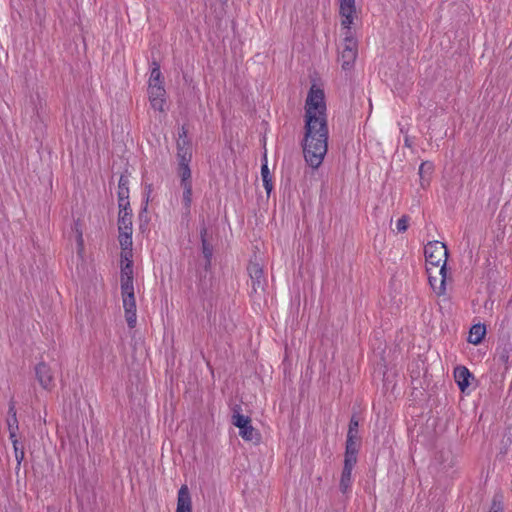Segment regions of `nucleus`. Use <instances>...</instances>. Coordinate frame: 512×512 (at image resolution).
Listing matches in <instances>:
<instances>
[{"label": "nucleus", "instance_id": "f257e3e1", "mask_svg": "<svg viewBox=\"0 0 512 512\" xmlns=\"http://www.w3.org/2000/svg\"><path fill=\"white\" fill-rule=\"evenodd\" d=\"M304 109L303 156L312 169H317L328 151L329 130L324 90L313 84L307 94Z\"/></svg>", "mask_w": 512, "mask_h": 512}, {"label": "nucleus", "instance_id": "f03ea898", "mask_svg": "<svg viewBox=\"0 0 512 512\" xmlns=\"http://www.w3.org/2000/svg\"><path fill=\"white\" fill-rule=\"evenodd\" d=\"M428 281L436 295L446 292L448 250L440 241H430L424 248Z\"/></svg>", "mask_w": 512, "mask_h": 512}, {"label": "nucleus", "instance_id": "7ed1b4c3", "mask_svg": "<svg viewBox=\"0 0 512 512\" xmlns=\"http://www.w3.org/2000/svg\"><path fill=\"white\" fill-rule=\"evenodd\" d=\"M121 296L127 324L130 328H134L137 323L136 299L133 280H130L127 271L125 272L124 281H121Z\"/></svg>", "mask_w": 512, "mask_h": 512}, {"label": "nucleus", "instance_id": "20e7f679", "mask_svg": "<svg viewBox=\"0 0 512 512\" xmlns=\"http://www.w3.org/2000/svg\"><path fill=\"white\" fill-rule=\"evenodd\" d=\"M344 40L340 49L339 61L343 70L353 67L358 55L357 41L354 38L351 28H344Z\"/></svg>", "mask_w": 512, "mask_h": 512}, {"label": "nucleus", "instance_id": "39448f33", "mask_svg": "<svg viewBox=\"0 0 512 512\" xmlns=\"http://www.w3.org/2000/svg\"><path fill=\"white\" fill-rule=\"evenodd\" d=\"M233 424L239 428V435L246 441H258L259 434L256 429L251 425V420L248 416L242 414L233 415Z\"/></svg>", "mask_w": 512, "mask_h": 512}, {"label": "nucleus", "instance_id": "423d86ee", "mask_svg": "<svg viewBox=\"0 0 512 512\" xmlns=\"http://www.w3.org/2000/svg\"><path fill=\"white\" fill-rule=\"evenodd\" d=\"M338 2L341 25L343 28H351L356 13L355 0H338Z\"/></svg>", "mask_w": 512, "mask_h": 512}, {"label": "nucleus", "instance_id": "0eeeda50", "mask_svg": "<svg viewBox=\"0 0 512 512\" xmlns=\"http://www.w3.org/2000/svg\"><path fill=\"white\" fill-rule=\"evenodd\" d=\"M177 157L179 165L189 164L192 158L191 148L187 140V132L184 127L179 132L177 140Z\"/></svg>", "mask_w": 512, "mask_h": 512}, {"label": "nucleus", "instance_id": "6e6552de", "mask_svg": "<svg viewBox=\"0 0 512 512\" xmlns=\"http://www.w3.org/2000/svg\"><path fill=\"white\" fill-rule=\"evenodd\" d=\"M248 273L251 278L252 290L254 293L263 292L266 285L263 269L257 263H250Z\"/></svg>", "mask_w": 512, "mask_h": 512}, {"label": "nucleus", "instance_id": "1a4fd4ad", "mask_svg": "<svg viewBox=\"0 0 512 512\" xmlns=\"http://www.w3.org/2000/svg\"><path fill=\"white\" fill-rule=\"evenodd\" d=\"M148 95L151 106L154 110L164 111L166 91L163 86L148 87Z\"/></svg>", "mask_w": 512, "mask_h": 512}, {"label": "nucleus", "instance_id": "9d476101", "mask_svg": "<svg viewBox=\"0 0 512 512\" xmlns=\"http://www.w3.org/2000/svg\"><path fill=\"white\" fill-rule=\"evenodd\" d=\"M35 374L39 384L44 389H50L53 386V375L50 367L46 363H38L35 367Z\"/></svg>", "mask_w": 512, "mask_h": 512}, {"label": "nucleus", "instance_id": "9b49d317", "mask_svg": "<svg viewBox=\"0 0 512 512\" xmlns=\"http://www.w3.org/2000/svg\"><path fill=\"white\" fill-rule=\"evenodd\" d=\"M176 512H192L191 496L186 485L178 491Z\"/></svg>", "mask_w": 512, "mask_h": 512}, {"label": "nucleus", "instance_id": "f8f14e48", "mask_svg": "<svg viewBox=\"0 0 512 512\" xmlns=\"http://www.w3.org/2000/svg\"><path fill=\"white\" fill-rule=\"evenodd\" d=\"M356 464L344 462L343 470L340 477L339 487L342 493L346 494L351 490L352 486V470Z\"/></svg>", "mask_w": 512, "mask_h": 512}, {"label": "nucleus", "instance_id": "ddd939ff", "mask_svg": "<svg viewBox=\"0 0 512 512\" xmlns=\"http://www.w3.org/2000/svg\"><path fill=\"white\" fill-rule=\"evenodd\" d=\"M8 431H9V439H14L17 437V431H18V419H17V413H16V407L15 403L13 401H10L9 403V409H8V418L6 420Z\"/></svg>", "mask_w": 512, "mask_h": 512}, {"label": "nucleus", "instance_id": "4468645a", "mask_svg": "<svg viewBox=\"0 0 512 512\" xmlns=\"http://www.w3.org/2000/svg\"><path fill=\"white\" fill-rule=\"evenodd\" d=\"M132 255V249H122L121 251V281H124L126 271H129V278L133 280Z\"/></svg>", "mask_w": 512, "mask_h": 512}, {"label": "nucleus", "instance_id": "2eb2a0df", "mask_svg": "<svg viewBox=\"0 0 512 512\" xmlns=\"http://www.w3.org/2000/svg\"><path fill=\"white\" fill-rule=\"evenodd\" d=\"M472 377L473 376L470 373V371L464 366L456 367L454 370L455 381L462 392H464L466 388L469 386V380Z\"/></svg>", "mask_w": 512, "mask_h": 512}, {"label": "nucleus", "instance_id": "dca6fc26", "mask_svg": "<svg viewBox=\"0 0 512 512\" xmlns=\"http://www.w3.org/2000/svg\"><path fill=\"white\" fill-rule=\"evenodd\" d=\"M358 448H359V439L347 438L344 462L356 464Z\"/></svg>", "mask_w": 512, "mask_h": 512}, {"label": "nucleus", "instance_id": "f3484780", "mask_svg": "<svg viewBox=\"0 0 512 512\" xmlns=\"http://www.w3.org/2000/svg\"><path fill=\"white\" fill-rule=\"evenodd\" d=\"M120 216L118 220L119 231L132 232V215L128 211L127 206L120 208Z\"/></svg>", "mask_w": 512, "mask_h": 512}, {"label": "nucleus", "instance_id": "a211bd4d", "mask_svg": "<svg viewBox=\"0 0 512 512\" xmlns=\"http://www.w3.org/2000/svg\"><path fill=\"white\" fill-rule=\"evenodd\" d=\"M183 189L182 193V209L183 214L185 216H189L191 212V204H192V184L186 183L185 185H180Z\"/></svg>", "mask_w": 512, "mask_h": 512}, {"label": "nucleus", "instance_id": "6ab92c4d", "mask_svg": "<svg viewBox=\"0 0 512 512\" xmlns=\"http://www.w3.org/2000/svg\"><path fill=\"white\" fill-rule=\"evenodd\" d=\"M486 334V327L482 324L473 325L469 331L468 342L474 345H478L482 342Z\"/></svg>", "mask_w": 512, "mask_h": 512}, {"label": "nucleus", "instance_id": "aec40b11", "mask_svg": "<svg viewBox=\"0 0 512 512\" xmlns=\"http://www.w3.org/2000/svg\"><path fill=\"white\" fill-rule=\"evenodd\" d=\"M434 169L433 163L429 161L422 162L419 167L420 185L425 188L430 183V176Z\"/></svg>", "mask_w": 512, "mask_h": 512}, {"label": "nucleus", "instance_id": "412c9836", "mask_svg": "<svg viewBox=\"0 0 512 512\" xmlns=\"http://www.w3.org/2000/svg\"><path fill=\"white\" fill-rule=\"evenodd\" d=\"M128 197H129V189L127 186V180H125L123 177H121L119 180V185H118V200H119L120 208L129 205Z\"/></svg>", "mask_w": 512, "mask_h": 512}, {"label": "nucleus", "instance_id": "4be33fe9", "mask_svg": "<svg viewBox=\"0 0 512 512\" xmlns=\"http://www.w3.org/2000/svg\"><path fill=\"white\" fill-rule=\"evenodd\" d=\"M261 177H262L263 186H264L267 194L269 195L273 189V182H272V175L269 171L267 162L263 163L261 166Z\"/></svg>", "mask_w": 512, "mask_h": 512}, {"label": "nucleus", "instance_id": "5701e85b", "mask_svg": "<svg viewBox=\"0 0 512 512\" xmlns=\"http://www.w3.org/2000/svg\"><path fill=\"white\" fill-rule=\"evenodd\" d=\"M200 236H201V242H202V252H203V255L206 259V262L207 264H210V261H211V258H212V254H213V250H212V247L211 245L209 244V242L207 241V229L206 228H202L201 231H200Z\"/></svg>", "mask_w": 512, "mask_h": 512}, {"label": "nucleus", "instance_id": "b1692460", "mask_svg": "<svg viewBox=\"0 0 512 512\" xmlns=\"http://www.w3.org/2000/svg\"><path fill=\"white\" fill-rule=\"evenodd\" d=\"M153 64H154V67L152 68L151 73H150L148 87H152L153 85L163 86L162 74H161L160 68L156 63H153Z\"/></svg>", "mask_w": 512, "mask_h": 512}, {"label": "nucleus", "instance_id": "393cba45", "mask_svg": "<svg viewBox=\"0 0 512 512\" xmlns=\"http://www.w3.org/2000/svg\"><path fill=\"white\" fill-rule=\"evenodd\" d=\"M10 440H11V442L13 444L15 459H16V462H17L16 469L19 470L20 466H21V463H22V461L24 460V457H25L24 448H23V446L20 445L17 437H15L14 439H10Z\"/></svg>", "mask_w": 512, "mask_h": 512}, {"label": "nucleus", "instance_id": "a878e982", "mask_svg": "<svg viewBox=\"0 0 512 512\" xmlns=\"http://www.w3.org/2000/svg\"><path fill=\"white\" fill-rule=\"evenodd\" d=\"M178 174L181 179L180 185H185L186 183L192 184L189 164L179 165Z\"/></svg>", "mask_w": 512, "mask_h": 512}, {"label": "nucleus", "instance_id": "bb28decb", "mask_svg": "<svg viewBox=\"0 0 512 512\" xmlns=\"http://www.w3.org/2000/svg\"><path fill=\"white\" fill-rule=\"evenodd\" d=\"M121 249H132V232L119 231Z\"/></svg>", "mask_w": 512, "mask_h": 512}, {"label": "nucleus", "instance_id": "cd10ccee", "mask_svg": "<svg viewBox=\"0 0 512 512\" xmlns=\"http://www.w3.org/2000/svg\"><path fill=\"white\" fill-rule=\"evenodd\" d=\"M358 427H359V422L356 419V417L353 416L349 423L347 438L359 439L358 438Z\"/></svg>", "mask_w": 512, "mask_h": 512}, {"label": "nucleus", "instance_id": "c85d7f7f", "mask_svg": "<svg viewBox=\"0 0 512 512\" xmlns=\"http://www.w3.org/2000/svg\"><path fill=\"white\" fill-rule=\"evenodd\" d=\"M409 218L402 216L396 223V228L399 233H404L408 229Z\"/></svg>", "mask_w": 512, "mask_h": 512}, {"label": "nucleus", "instance_id": "c756f323", "mask_svg": "<svg viewBox=\"0 0 512 512\" xmlns=\"http://www.w3.org/2000/svg\"><path fill=\"white\" fill-rule=\"evenodd\" d=\"M489 512H503V504L501 500V496H495L492 501L491 508Z\"/></svg>", "mask_w": 512, "mask_h": 512}, {"label": "nucleus", "instance_id": "7c9ffc66", "mask_svg": "<svg viewBox=\"0 0 512 512\" xmlns=\"http://www.w3.org/2000/svg\"><path fill=\"white\" fill-rule=\"evenodd\" d=\"M509 352H510V345H506L505 347L502 348L501 351H499V359L503 363H508V361H509Z\"/></svg>", "mask_w": 512, "mask_h": 512}, {"label": "nucleus", "instance_id": "2f4dec72", "mask_svg": "<svg viewBox=\"0 0 512 512\" xmlns=\"http://www.w3.org/2000/svg\"><path fill=\"white\" fill-rule=\"evenodd\" d=\"M151 193H152V185L151 184H147L145 186V188H144V194H145V197H146V202H148Z\"/></svg>", "mask_w": 512, "mask_h": 512}, {"label": "nucleus", "instance_id": "473e14b6", "mask_svg": "<svg viewBox=\"0 0 512 512\" xmlns=\"http://www.w3.org/2000/svg\"><path fill=\"white\" fill-rule=\"evenodd\" d=\"M78 238H79V239H78V240H79V243L81 244V243H82V234H81V233H79V237H78Z\"/></svg>", "mask_w": 512, "mask_h": 512}]
</instances>
